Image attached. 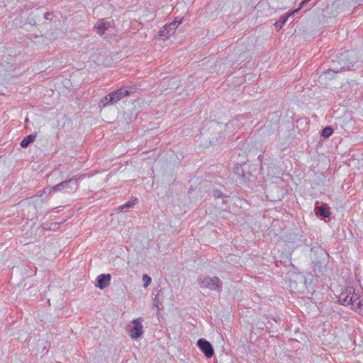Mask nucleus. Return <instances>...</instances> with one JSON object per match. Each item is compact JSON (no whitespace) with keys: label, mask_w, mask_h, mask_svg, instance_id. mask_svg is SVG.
Masks as SVG:
<instances>
[{"label":"nucleus","mask_w":363,"mask_h":363,"mask_svg":"<svg viewBox=\"0 0 363 363\" xmlns=\"http://www.w3.org/2000/svg\"><path fill=\"white\" fill-rule=\"evenodd\" d=\"M197 281L201 288H207L212 291H220L223 287V282L218 277H199Z\"/></svg>","instance_id":"1"},{"label":"nucleus","mask_w":363,"mask_h":363,"mask_svg":"<svg viewBox=\"0 0 363 363\" xmlns=\"http://www.w3.org/2000/svg\"><path fill=\"white\" fill-rule=\"evenodd\" d=\"M79 177H74L68 180L63 181L52 186L53 190L57 191H65L66 193L74 192L78 189V180Z\"/></svg>","instance_id":"2"},{"label":"nucleus","mask_w":363,"mask_h":363,"mask_svg":"<svg viewBox=\"0 0 363 363\" xmlns=\"http://www.w3.org/2000/svg\"><path fill=\"white\" fill-rule=\"evenodd\" d=\"M142 322L143 318H138L132 321L133 326L130 325L126 326L127 333L131 338L137 339L142 335L143 333Z\"/></svg>","instance_id":"3"},{"label":"nucleus","mask_w":363,"mask_h":363,"mask_svg":"<svg viewBox=\"0 0 363 363\" xmlns=\"http://www.w3.org/2000/svg\"><path fill=\"white\" fill-rule=\"evenodd\" d=\"M130 92H111L108 95L106 96L101 99L99 103L101 108H104L107 105L113 104L121 100L123 97L128 95Z\"/></svg>","instance_id":"4"},{"label":"nucleus","mask_w":363,"mask_h":363,"mask_svg":"<svg viewBox=\"0 0 363 363\" xmlns=\"http://www.w3.org/2000/svg\"><path fill=\"white\" fill-rule=\"evenodd\" d=\"M197 346L207 357H211L213 355V348L208 341L201 338L197 341Z\"/></svg>","instance_id":"5"},{"label":"nucleus","mask_w":363,"mask_h":363,"mask_svg":"<svg viewBox=\"0 0 363 363\" xmlns=\"http://www.w3.org/2000/svg\"><path fill=\"white\" fill-rule=\"evenodd\" d=\"M111 279V277L109 274H100L96 278V283L95 286L100 289H104L109 285Z\"/></svg>","instance_id":"6"},{"label":"nucleus","mask_w":363,"mask_h":363,"mask_svg":"<svg viewBox=\"0 0 363 363\" xmlns=\"http://www.w3.org/2000/svg\"><path fill=\"white\" fill-rule=\"evenodd\" d=\"M318 201H316L315 207L314 209L315 214L318 216L321 217L322 218H326L330 217V212L329 207L328 206V205L322 204L321 206H318Z\"/></svg>","instance_id":"7"},{"label":"nucleus","mask_w":363,"mask_h":363,"mask_svg":"<svg viewBox=\"0 0 363 363\" xmlns=\"http://www.w3.org/2000/svg\"><path fill=\"white\" fill-rule=\"evenodd\" d=\"M179 25V23L174 21L173 23L166 26L165 27H164L162 30L160 31V35L165 38H169L174 33Z\"/></svg>","instance_id":"8"},{"label":"nucleus","mask_w":363,"mask_h":363,"mask_svg":"<svg viewBox=\"0 0 363 363\" xmlns=\"http://www.w3.org/2000/svg\"><path fill=\"white\" fill-rule=\"evenodd\" d=\"M354 289L353 287H347L345 291L340 294V299L342 300L343 305H351V302H352V294H354Z\"/></svg>","instance_id":"9"},{"label":"nucleus","mask_w":363,"mask_h":363,"mask_svg":"<svg viewBox=\"0 0 363 363\" xmlns=\"http://www.w3.org/2000/svg\"><path fill=\"white\" fill-rule=\"evenodd\" d=\"M35 135H29L25 137L21 143V146L24 148L27 147L31 143H33L35 140Z\"/></svg>","instance_id":"10"},{"label":"nucleus","mask_w":363,"mask_h":363,"mask_svg":"<svg viewBox=\"0 0 363 363\" xmlns=\"http://www.w3.org/2000/svg\"><path fill=\"white\" fill-rule=\"evenodd\" d=\"M111 23L109 22H101L96 27L97 33L102 35L104 32L110 27Z\"/></svg>","instance_id":"11"},{"label":"nucleus","mask_w":363,"mask_h":363,"mask_svg":"<svg viewBox=\"0 0 363 363\" xmlns=\"http://www.w3.org/2000/svg\"><path fill=\"white\" fill-rule=\"evenodd\" d=\"M293 14H291V13H289V14L286 15V16H281L279 19V21H277L275 23H274V26H276V28H281L285 23L288 20V18L290 16H292Z\"/></svg>","instance_id":"12"},{"label":"nucleus","mask_w":363,"mask_h":363,"mask_svg":"<svg viewBox=\"0 0 363 363\" xmlns=\"http://www.w3.org/2000/svg\"><path fill=\"white\" fill-rule=\"evenodd\" d=\"M352 302H351L352 308L355 309L356 307H357V303L359 302V301H361L360 297L357 294L355 293V291H354V294H352Z\"/></svg>","instance_id":"13"},{"label":"nucleus","mask_w":363,"mask_h":363,"mask_svg":"<svg viewBox=\"0 0 363 363\" xmlns=\"http://www.w3.org/2000/svg\"><path fill=\"white\" fill-rule=\"evenodd\" d=\"M52 192H55V190H53L52 186L44 188L39 197L43 200V197L47 198Z\"/></svg>","instance_id":"14"},{"label":"nucleus","mask_w":363,"mask_h":363,"mask_svg":"<svg viewBox=\"0 0 363 363\" xmlns=\"http://www.w3.org/2000/svg\"><path fill=\"white\" fill-rule=\"evenodd\" d=\"M333 128L330 126H327L322 130V136L325 138H328L333 134Z\"/></svg>","instance_id":"15"},{"label":"nucleus","mask_w":363,"mask_h":363,"mask_svg":"<svg viewBox=\"0 0 363 363\" xmlns=\"http://www.w3.org/2000/svg\"><path fill=\"white\" fill-rule=\"evenodd\" d=\"M337 73V72L334 71V70H331V69H329L328 71H325L324 72L321 77H323L324 78H326V79H331L332 77H333L335 76V74Z\"/></svg>","instance_id":"16"},{"label":"nucleus","mask_w":363,"mask_h":363,"mask_svg":"<svg viewBox=\"0 0 363 363\" xmlns=\"http://www.w3.org/2000/svg\"><path fill=\"white\" fill-rule=\"evenodd\" d=\"M143 281H144V287L147 288L150 284L152 279L147 274H143Z\"/></svg>","instance_id":"17"},{"label":"nucleus","mask_w":363,"mask_h":363,"mask_svg":"<svg viewBox=\"0 0 363 363\" xmlns=\"http://www.w3.org/2000/svg\"><path fill=\"white\" fill-rule=\"evenodd\" d=\"M133 205H134V203L128 201V202L125 203V204L120 206L118 207V209L121 211H123L124 209H128V208L132 207Z\"/></svg>","instance_id":"18"},{"label":"nucleus","mask_w":363,"mask_h":363,"mask_svg":"<svg viewBox=\"0 0 363 363\" xmlns=\"http://www.w3.org/2000/svg\"><path fill=\"white\" fill-rule=\"evenodd\" d=\"M355 310L363 316V302L362 301H359L357 303V307H356Z\"/></svg>","instance_id":"19"},{"label":"nucleus","mask_w":363,"mask_h":363,"mask_svg":"<svg viewBox=\"0 0 363 363\" xmlns=\"http://www.w3.org/2000/svg\"><path fill=\"white\" fill-rule=\"evenodd\" d=\"M309 1L310 0H303L301 1V3L300 4V6L298 9H296L294 10L293 11H291V14H294L295 13L298 12L303 6V5L305 4H306V3H308Z\"/></svg>","instance_id":"20"},{"label":"nucleus","mask_w":363,"mask_h":363,"mask_svg":"<svg viewBox=\"0 0 363 363\" xmlns=\"http://www.w3.org/2000/svg\"><path fill=\"white\" fill-rule=\"evenodd\" d=\"M138 89V88L137 87V86L135 84H134V85H132V86H126L125 87L124 91H137Z\"/></svg>","instance_id":"21"},{"label":"nucleus","mask_w":363,"mask_h":363,"mask_svg":"<svg viewBox=\"0 0 363 363\" xmlns=\"http://www.w3.org/2000/svg\"><path fill=\"white\" fill-rule=\"evenodd\" d=\"M213 195L214 197L216 198H222L223 197V193L221 191H220L218 189H216L213 191Z\"/></svg>","instance_id":"22"},{"label":"nucleus","mask_w":363,"mask_h":363,"mask_svg":"<svg viewBox=\"0 0 363 363\" xmlns=\"http://www.w3.org/2000/svg\"><path fill=\"white\" fill-rule=\"evenodd\" d=\"M52 16V13H50V12H46L44 15V18L47 20H50V16Z\"/></svg>","instance_id":"23"},{"label":"nucleus","mask_w":363,"mask_h":363,"mask_svg":"<svg viewBox=\"0 0 363 363\" xmlns=\"http://www.w3.org/2000/svg\"><path fill=\"white\" fill-rule=\"evenodd\" d=\"M353 85H355L356 86H358V84L357 83H355V82L353 83Z\"/></svg>","instance_id":"24"},{"label":"nucleus","mask_w":363,"mask_h":363,"mask_svg":"<svg viewBox=\"0 0 363 363\" xmlns=\"http://www.w3.org/2000/svg\"><path fill=\"white\" fill-rule=\"evenodd\" d=\"M116 91H123V90H122V89H118Z\"/></svg>","instance_id":"25"}]
</instances>
